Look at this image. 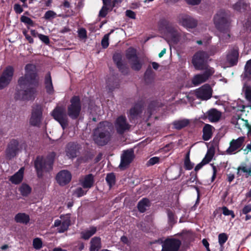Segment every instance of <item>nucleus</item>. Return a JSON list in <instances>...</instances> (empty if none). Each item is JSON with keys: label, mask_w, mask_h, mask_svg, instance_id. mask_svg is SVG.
I'll list each match as a JSON object with an SVG mask.
<instances>
[{"label": "nucleus", "mask_w": 251, "mask_h": 251, "mask_svg": "<svg viewBox=\"0 0 251 251\" xmlns=\"http://www.w3.org/2000/svg\"><path fill=\"white\" fill-rule=\"evenodd\" d=\"M110 33H107L104 35L103 37L101 42V45L103 49H106L108 48L109 46V36Z\"/></svg>", "instance_id": "nucleus-51"}, {"label": "nucleus", "mask_w": 251, "mask_h": 251, "mask_svg": "<svg viewBox=\"0 0 251 251\" xmlns=\"http://www.w3.org/2000/svg\"><path fill=\"white\" fill-rule=\"evenodd\" d=\"M130 126L124 115L119 116L115 121V127L117 133L120 135L123 134L126 130H129Z\"/></svg>", "instance_id": "nucleus-15"}, {"label": "nucleus", "mask_w": 251, "mask_h": 251, "mask_svg": "<svg viewBox=\"0 0 251 251\" xmlns=\"http://www.w3.org/2000/svg\"><path fill=\"white\" fill-rule=\"evenodd\" d=\"M56 16V13L52 11L49 10L47 11L44 16V18L46 20H50L51 19L54 18Z\"/></svg>", "instance_id": "nucleus-53"}, {"label": "nucleus", "mask_w": 251, "mask_h": 251, "mask_svg": "<svg viewBox=\"0 0 251 251\" xmlns=\"http://www.w3.org/2000/svg\"><path fill=\"white\" fill-rule=\"evenodd\" d=\"M228 237V235L225 233H222L219 234L218 242L221 247L227 241Z\"/></svg>", "instance_id": "nucleus-46"}, {"label": "nucleus", "mask_w": 251, "mask_h": 251, "mask_svg": "<svg viewBox=\"0 0 251 251\" xmlns=\"http://www.w3.org/2000/svg\"><path fill=\"white\" fill-rule=\"evenodd\" d=\"M126 14L127 17L131 19H135L136 18L135 13L131 10H127L126 12Z\"/></svg>", "instance_id": "nucleus-61"}, {"label": "nucleus", "mask_w": 251, "mask_h": 251, "mask_svg": "<svg viewBox=\"0 0 251 251\" xmlns=\"http://www.w3.org/2000/svg\"><path fill=\"white\" fill-rule=\"evenodd\" d=\"M202 71L204 72L202 74H197L193 76L192 83L194 86H198L206 82L215 73L214 69H208Z\"/></svg>", "instance_id": "nucleus-11"}, {"label": "nucleus", "mask_w": 251, "mask_h": 251, "mask_svg": "<svg viewBox=\"0 0 251 251\" xmlns=\"http://www.w3.org/2000/svg\"><path fill=\"white\" fill-rule=\"evenodd\" d=\"M251 211V204L246 205L242 210V213L247 215Z\"/></svg>", "instance_id": "nucleus-60"}, {"label": "nucleus", "mask_w": 251, "mask_h": 251, "mask_svg": "<svg viewBox=\"0 0 251 251\" xmlns=\"http://www.w3.org/2000/svg\"><path fill=\"white\" fill-rule=\"evenodd\" d=\"M113 60L116 66H120L122 62V55L121 53L116 52L113 55Z\"/></svg>", "instance_id": "nucleus-44"}, {"label": "nucleus", "mask_w": 251, "mask_h": 251, "mask_svg": "<svg viewBox=\"0 0 251 251\" xmlns=\"http://www.w3.org/2000/svg\"><path fill=\"white\" fill-rule=\"evenodd\" d=\"M151 201L148 198H143L138 202L137 208L139 212L143 213L151 207Z\"/></svg>", "instance_id": "nucleus-25"}, {"label": "nucleus", "mask_w": 251, "mask_h": 251, "mask_svg": "<svg viewBox=\"0 0 251 251\" xmlns=\"http://www.w3.org/2000/svg\"><path fill=\"white\" fill-rule=\"evenodd\" d=\"M105 180L109 187L111 188L115 185L116 182V176L113 173H109L107 175Z\"/></svg>", "instance_id": "nucleus-42"}, {"label": "nucleus", "mask_w": 251, "mask_h": 251, "mask_svg": "<svg viewBox=\"0 0 251 251\" xmlns=\"http://www.w3.org/2000/svg\"><path fill=\"white\" fill-rule=\"evenodd\" d=\"M214 149H210L208 150L206 154L205 155L204 158L202 160L206 164L208 163L212 159V158L214 155Z\"/></svg>", "instance_id": "nucleus-43"}, {"label": "nucleus", "mask_w": 251, "mask_h": 251, "mask_svg": "<svg viewBox=\"0 0 251 251\" xmlns=\"http://www.w3.org/2000/svg\"><path fill=\"white\" fill-rule=\"evenodd\" d=\"M129 63L131 68L135 71H140L142 67V63L140 62L139 57L130 61Z\"/></svg>", "instance_id": "nucleus-38"}, {"label": "nucleus", "mask_w": 251, "mask_h": 251, "mask_svg": "<svg viewBox=\"0 0 251 251\" xmlns=\"http://www.w3.org/2000/svg\"><path fill=\"white\" fill-rule=\"evenodd\" d=\"M209 57V55L206 51L203 50L197 51L194 54L192 59V63L195 69L199 71L214 69L210 67L207 63Z\"/></svg>", "instance_id": "nucleus-5"}, {"label": "nucleus", "mask_w": 251, "mask_h": 251, "mask_svg": "<svg viewBox=\"0 0 251 251\" xmlns=\"http://www.w3.org/2000/svg\"><path fill=\"white\" fill-rule=\"evenodd\" d=\"M112 126L107 122H100L93 132V140L98 146H104L107 145L112 138Z\"/></svg>", "instance_id": "nucleus-2"}, {"label": "nucleus", "mask_w": 251, "mask_h": 251, "mask_svg": "<svg viewBox=\"0 0 251 251\" xmlns=\"http://www.w3.org/2000/svg\"><path fill=\"white\" fill-rule=\"evenodd\" d=\"M126 55L129 61L138 58L136 53V50L133 48H129L127 50Z\"/></svg>", "instance_id": "nucleus-39"}, {"label": "nucleus", "mask_w": 251, "mask_h": 251, "mask_svg": "<svg viewBox=\"0 0 251 251\" xmlns=\"http://www.w3.org/2000/svg\"><path fill=\"white\" fill-rule=\"evenodd\" d=\"M110 7H107L105 6H102L101 8L99 11V17L100 18H104L106 16L108 13L111 11Z\"/></svg>", "instance_id": "nucleus-48"}, {"label": "nucleus", "mask_w": 251, "mask_h": 251, "mask_svg": "<svg viewBox=\"0 0 251 251\" xmlns=\"http://www.w3.org/2000/svg\"><path fill=\"white\" fill-rule=\"evenodd\" d=\"M106 83L107 87L111 91H113L115 88H118L119 86V82L114 76L109 78Z\"/></svg>", "instance_id": "nucleus-36"}, {"label": "nucleus", "mask_w": 251, "mask_h": 251, "mask_svg": "<svg viewBox=\"0 0 251 251\" xmlns=\"http://www.w3.org/2000/svg\"><path fill=\"white\" fill-rule=\"evenodd\" d=\"M166 212L169 224L171 226L175 225L177 222V217L176 216L175 212L169 208L166 209Z\"/></svg>", "instance_id": "nucleus-37"}, {"label": "nucleus", "mask_w": 251, "mask_h": 251, "mask_svg": "<svg viewBox=\"0 0 251 251\" xmlns=\"http://www.w3.org/2000/svg\"><path fill=\"white\" fill-rule=\"evenodd\" d=\"M134 158V152L132 150L126 151L121 156V163L119 167L121 169L128 166Z\"/></svg>", "instance_id": "nucleus-22"}, {"label": "nucleus", "mask_w": 251, "mask_h": 251, "mask_svg": "<svg viewBox=\"0 0 251 251\" xmlns=\"http://www.w3.org/2000/svg\"><path fill=\"white\" fill-rule=\"evenodd\" d=\"M158 27L160 30H164L170 38V41L177 44L180 39V35L176 28L168 20L163 18L159 20Z\"/></svg>", "instance_id": "nucleus-7"}, {"label": "nucleus", "mask_w": 251, "mask_h": 251, "mask_svg": "<svg viewBox=\"0 0 251 251\" xmlns=\"http://www.w3.org/2000/svg\"><path fill=\"white\" fill-rule=\"evenodd\" d=\"M219 50L218 47L216 46H212L210 47L209 50L208 52H207L209 56L214 55Z\"/></svg>", "instance_id": "nucleus-56"}, {"label": "nucleus", "mask_w": 251, "mask_h": 251, "mask_svg": "<svg viewBox=\"0 0 251 251\" xmlns=\"http://www.w3.org/2000/svg\"><path fill=\"white\" fill-rule=\"evenodd\" d=\"M21 22L26 24L28 25L33 26L34 25V22L29 17L23 15L20 18Z\"/></svg>", "instance_id": "nucleus-50"}, {"label": "nucleus", "mask_w": 251, "mask_h": 251, "mask_svg": "<svg viewBox=\"0 0 251 251\" xmlns=\"http://www.w3.org/2000/svg\"><path fill=\"white\" fill-rule=\"evenodd\" d=\"M94 176L92 174L85 176L83 179L81 181V185L83 188L89 189L91 188L94 183Z\"/></svg>", "instance_id": "nucleus-27"}, {"label": "nucleus", "mask_w": 251, "mask_h": 251, "mask_svg": "<svg viewBox=\"0 0 251 251\" xmlns=\"http://www.w3.org/2000/svg\"><path fill=\"white\" fill-rule=\"evenodd\" d=\"M19 142L16 139H12L8 144L5 151L6 157L11 159L16 156L19 151Z\"/></svg>", "instance_id": "nucleus-18"}, {"label": "nucleus", "mask_w": 251, "mask_h": 251, "mask_svg": "<svg viewBox=\"0 0 251 251\" xmlns=\"http://www.w3.org/2000/svg\"><path fill=\"white\" fill-rule=\"evenodd\" d=\"M194 164L192 163L190 159V152H188L185 155L184 162V168L186 170H192L194 167Z\"/></svg>", "instance_id": "nucleus-41"}, {"label": "nucleus", "mask_w": 251, "mask_h": 251, "mask_svg": "<svg viewBox=\"0 0 251 251\" xmlns=\"http://www.w3.org/2000/svg\"><path fill=\"white\" fill-rule=\"evenodd\" d=\"M162 106V103L157 100L151 101L147 108V113L149 115V117H151L154 111Z\"/></svg>", "instance_id": "nucleus-30"}, {"label": "nucleus", "mask_w": 251, "mask_h": 251, "mask_svg": "<svg viewBox=\"0 0 251 251\" xmlns=\"http://www.w3.org/2000/svg\"><path fill=\"white\" fill-rule=\"evenodd\" d=\"M67 114L64 108L61 106L56 107L52 112V116L57 121L63 129L68 126Z\"/></svg>", "instance_id": "nucleus-9"}, {"label": "nucleus", "mask_w": 251, "mask_h": 251, "mask_svg": "<svg viewBox=\"0 0 251 251\" xmlns=\"http://www.w3.org/2000/svg\"><path fill=\"white\" fill-rule=\"evenodd\" d=\"M38 37L43 43L46 45H48L50 43V39L48 36L42 34H38Z\"/></svg>", "instance_id": "nucleus-55"}, {"label": "nucleus", "mask_w": 251, "mask_h": 251, "mask_svg": "<svg viewBox=\"0 0 251 251\" xmlns=\"http://www.w3.org/2000/svg\"><path fill=\"white\" fill-rule=\"evenodd\" d=\"M81 148V145L77 142H70L68 143L65 148L67 156L70 158H75Z\"/></svg>", "instance_id": "nucleus-17"}, {"label": "nucleus", "mask_w": 251, "mask_h": 251, "mask_svg": "<svg viewBox=\"0 0 251 251\" xmlns=\"http://www.w3.org/2000/svg\"><path fill=\"white\" fill-rule=\"evenodd\" d=\"M44 84L47 93L49 95H52L54 92V90L52 84L51 74L50 72L45 76Z\"/></svg>", "instance_id": "nucleus-24"}, {"label": "nucleus", "mask_w": 251, "mask_h": 251, "mask_svg": "<svg viewBox=\"0 0 251 251\" xmlns=\"http://www.w3.org/2000/svg\"><path fill=\"white\" fill-rule=\"evenodd\" d=\"M97 231V228L96 226H91L89 229H86L80 233L81 237L84 240H88L96 233Z\"/></svg>", "instance_id": "nucleus-31"}, {"label": "nucleus", "mask_w": 251, "mask_h": 251, "mask_svg": "<svg viewBox=\"0 0 251 251\" xmlns=\"http://www.w3.org/2000/svg\"><path fill=\"white\" fill-rule=\"evenodd\" d=\"M159 158L158 157H153L150 159L148 161V163L150 165H153L156 163H158L159 161Z\"/></svg>", "instance_id": "nucleus-59"}, {"label": "nucleus", "mask_w": 251, "mask_h": 251, "mask_svg": "<svg viewBox=\"0 0 251 251\" xmlns=\"http://www.w3.org/2000/svg\"><path fill=\"white\" fill-rule=\"evenodd\" d=\"M186 3L189 5H198L201 2V0H184Z\"/></svg>", "instance_id": "nucleus-57"}, {"label": "nucleus", "mask_w": 251, "mask_h": 251, "mask_svg": "<svg viewBox=\"0 0 251 251\" xmlns=\"http://www.w3.org/2000/svg\"><path fill=\"white\" fill-rule=\"evenodd\" d=\"M212 89L210 85L206 84L199 88L196 92L197 97L201 100L210 99L212 95Z\"/></svg>", "instance_id": "nucleus-19"}, {"label": "nucleus", "mask_w": 251, "mask_h": 251, "mask_svg": "<svg viewBox=\"0 0 251 251\" xmlns=\"http://www.w3.org/2000/svg\"><path fill=\"white\" fill-rule=\"evenodd\" d=\"M178 23L187 29L195 28L198 25V21L192 16L186 14H180L178 15Z\"/></svg>", "instance_id": "nucleus-10"}, {"label": "nucleus", "mask_w": 251, "mask_h": 251, "mask_svg": "<svg viewBox=\"0 0 251 251\" xmlns=\"http://www.w3.org/2000/svg\"><path fill=\"white\" fill-rule=\"evenodd\" d=\"M14 74V69L11 66L5 68L0 76V89L6 87L11 82Z\"/></svg>", "instance_id": "nucleus-14"}, {"label": "nucleus", "mask_w": 251, "mask_h": 251, "mask_svg": "<svg viewBox=\"0 0 251 251\" xmlns=\"http://www.w3.org/2000/svg\"><path fill=\"white\" fill-rule=\"evenodd\" d=\"M216 29L223 33L222 39L226 42L230 38V21L227 13L224 10H220L215 14L213 19Z\"/></svg>", "instance_id": "nucleus-4"}, {"label": "nucleus", "mask_w": 251, "mask_h": 251, "mask_svg": "<svg viewBox=\"0 0 251 251\" xmlns=\"http://www.w3.org/2000/svg\"><path fill=\"white\" fill-rule=\"evenodd\" d=\"M190 122L188 119H183L181 120L175 121L173 123L174 128L177 130H180L188 126Z\"/></svg>", "instance_id": "nucleus-35"}, {"label": "nucleus", "mask_w": 251, "mask_h": 251, "mask_svg": "<svg viewBox=\"0 0 251 251\" xmlns=\"http://www.w3.org/2000/svg\"><path fill=\"white\" fill-rule=\"evenodd\" d=\"M158 27L160 30H164L170 38V41L177 44L180 39V35L176 28L168 20L163 18L159 20Z\"/></svg>", "instance_id": "nucleus-6"}, {"label": "nucleus", "mask_w": 251, "mask_h": 251, "mask_svg": "<svg viewBox=\"0 0 251 251\" xmlns=\"http://www.w3.org/2000/svg\"><path fill=\"white\" fill-rule=\"evenodd\" d=\"M143 103H136L127 112V117L131 123L136 124L143 111Z\"/></svg>", "instance_id": "nucleus-13"}, {"label": "nucleus", "mask_w": 251, "mask_h": 251, "mask_svg": "<svg viewBox=\"0 0 251 251\" xmlns=\"http://www.w3.org/2000/svg\"><path fill=\"white\" fill-rule=\"evenodd\" d=\"M42 119V109L39 105L33 107L29 120L30 124L34 126L39 127Z\"/></svg>", "instance_id": "nucleus-16"}, {"label": "nucleus", "mask_w": 251, "mask_h": 251, "mask_svg": "<svg viewBox=\"0 0 251 251\" xmlns=\"http://www.w3.org/2000/svg\"><path fill=\"white\" fill-rule=\"evenodd\" d=\"M247 4L246 3L241 0H239L233 5V8L234 10L238 11H240L242 9L245 8Z\"/></svg>", "instance_id": "nucleus-47"}, {"label": "nucleus", "mask_w": 251, "mask_h": 251, "mask_svg": "<svg viewBox=\"0 0 251 251\" xmlns=\"http://www.w3.org/2000/svg\"><path fill=\"white\" fill-rule=\"evenodd\" d=\"M191 177L187 180V182H190L191 183H193L195 182L197 179V175L196 173H194V172H191L190 174Z\"/></svg>", "instance_id": "nucleus-64"}, {"label": "nucleus", "mask_w": 251, "mask_h": 251, "mask_svg": "<svg viewBox=\"0 0 251 251\" xmlns=\"http://www.w3.org/2000/svg\"><path fill=\"white\" fill-rule=\"evenodd\" d=\"M24 170V167L21 168L17 172L10 177L9 180L13 184H20L23 179Z\"/></svg>", "instance_id": "nucleus-26"}, {"label": "nucleus", "mask_w": 251, "mask_h": 251, "mask_svg": "<svg viewBox=\"0 0 251 251\" xmlns=\"http://www.w3.org/2000/svg\"><path fill=\"white\" fill-rule=\"evenodd\" d=\"M245 137H239L237 139H232L229 143V147L226 150L227 154H232L240 149L244 144Z\"/></svg>", "instance_id": "nucleus-21"}, {"label": "nucleus", "mask_w": 251, "mask_h": 251, "mask_svg": "<svg viewBox=\"0 0 251 251\" xmlns=\"http://www.w3.org/2000/svg\"><path fill=\"white\" fill-rule=\"evenodd\" d=\"M78 36L80 39H84L87 37V31L84 28H80L78 30Z\"/></svg>", "instance_id": "nucleus-54"}, {"label": "nucleus", "mask_w": 251, "mask_h": 251, "mask_svg": "<svg viewBox=\"0 0 251 251\" xmlns=\"http://www.w3.org/2000/svg\"><path fill=\"white\" fill-rule=\"evenodd\" d=\"M154 79V72L152 70L151 67L149 66L144 74V80L146 84H151L153 82Z\"/></svg>", "instance_id": "nucleus-34"}, {"label": "nucleus", "mask_w": 251, "mask_h": 251, "mask_svg": "<svg viewBox=\"0 0 251 251\" xmlns=\"http://www.w3.org/2000/svg\"><path fill=\"white\" fill-rule=\"evenodd\" d=\"M181 245L180 240L167 238L162 242V251H178Z\"/></svg>", "instance_id": "nucleus-12"}, {"label": "nucleus", "mask_w": 251, "mask_h": 251, "mask_svg": "<svg viewBox=\"0 0 251 251\" xmlns=\"http://www.w3.org/2000/svg\"><path fill=\"white\" fill-rule=\"evenodd\" d=\"M14 10L18 14H21L23 11V9L21 5L19 3H16L14 5Z\"/></svg>", "instance_id": "nucleus-58"}, {"label": "nucleus", "mask_w": 251, "mask_h": 251, "mask_svg": "<svg viewBox=\"0 0 251 251\" xmlns=\"http://www.w3.org/2000/svg\"><path fill=\"white\" fill-rule=\"evenodd\" d=\"M33 246L36 250H40L43 246L42 240L39 238H36L33 240Z\"/></svg>", "instance_id": "nucleus-49"}, {"label": "nucleus", "mask_w": 251, "mask_h": 251, "mask_svg": "<svg viewBox=\"0 0 251 251\" xmlns=\"http://www.w3.org/2000/svg\"><path fill=\"white\" fill-rule=\"evenodd\" d=\"M19 191L22 196H27L31 193V188L28 185L23 183L19 188Z\"/></svg>", "instance_id": "nucleus-40"}, {"label": "nucleus", "mask_w": 251, "mask_h": 251, "mask_svg": "<svg viewBox=\"0 0 251 251\" xmlns=\"http://www.w3.org/2000/svg\"><path fill=\"white\" fill-rule=\"evenodd\" d=\"M239 53L237 50H232L227 55L226 59L229 64L233 66L236 65L238 62Z\"/></svg>", "instance_id": "nucleus-28"}, {"label": "nucleus", "mask_w": 251, "mask_h": 251, "mask_svg": "<svg viewBox=\"0 0 251 251\" xmlns=\"http://www.w3.org/2000/svg\"><path fill=\"white\" fill-rule=\"evenodd\" d=\"M75 194L78 197H81L85 195L86 193L82 188L79 187L76 189Z\"/></svg>", "instance_id": "nucleus-62"}, {"label": "nucleus", "mask_w": 251, "mask_h": 251, "mask_svg": "<svg viewBox=\"0 0 251 251\" xmlns=\"http://www.w3.org/2000/svg\"><path fill=\"white\" fill-rule=\"evenodd\" d=\"M222 113L215 108H211L204 115L203 119L208 118L211 122H218L221 118Z\"/></svg>", "instance_id": "nucleus-23"}, {"label": "nucleus", "mask_w": 251, "mask_h": 251, "mask_svg": "<svg viewBox=\"0 0 251 251\" xmlns=\"http://www.w3.org/2000/svg\"><path fill=\"white\" fill-rule=\"evenodd\" d=\"M213 126L209 124H206L202 129V139L204 141H208L212 136Z\"/></svg>", "instance_id": "nucleus-33"}, {"label": "nucleus", "mask_w": 251, "mask_h": 251, "mask_svg": "<svg viewBox=\"0 0 251 251\" xmlns=\"http://www.w3.org/2000/svg\"><path fill=\"white\" fill-rule=\"evenodd\" d=\"M55 155L56 153L53 151L45 157L38 155L36 157L34 161V166L38 178H42L44 173H49L52 170Z\"/></svg>", "instance_id": "nucleus-3"}, {"label": "nucleus", "mask_w": 251, "mask_h": 251, "mask_svg": "<svg viewBox=\"0 0 251 251\" xmlns=\"http://www.w3.org/2000/svg\"><path fill=\"white\" fill-rule=\"evenodd\" d=\"M70 226V221H65L61 223V225L57 228L58 231L59 233H63L67 230L69 226Z\"/></svg>", "instance_id": "nucleus-45"}, {"label": "nucleus", "mask_w": 251, "mask_h": 251, "mask_svg": "<svg viewBox=\"0 0 251 251\" xmlns=\"http://www.w3.org/2000/svg\"><path fill=\"white\" fill-rule=\"evenodd\" d=\"M101 247V239L99 237L92 238L90 242V251H99Z\"/></svg>", "instance_id": "nucleus-32"}, {"label": "nucleus", "mask_w": 251, "mask_h": 251, "mask_svg": "<svg viewBox=\"0 0 251 251\" xmlns=\"http://www.w3.org/2000/svg\"><path fill=\"white\" fill-rule=\"evenodd\" d=\"M81 103L78 96H74L70 99V104L67 107V115L72 120L77 119L80 114Z\"/></svg>", "instance_id": "nucleus-8"}, {"label": "nucleus", "mask_w": 251, "mask_h": 251, "mask_svg": "<svg viewBox=\"0 0 251 251\" xmlns=\"http://www.w3.org/2000/svg\"><path fill=\"white\" fill-rule=\"evenodd\" d=\"M117 67L119 71L124 75H127L129 73V68L123 63L121 64L120 66H117Z\"/></svg>", "instance_id": "nucleus-52"}, {"label": "nucleus", "mask_w": 251, "mask_h": 251, "mask_svg": "<svg viewBox=\"0 0 251 251\" xmlns=\"http://www.w3.org/2000/svg\"><path fill=\"white\" fill-rule=\"evenodd\" d=\"M72 179L71 173L67 170H62L57 174L56 180L59 185L63 186L68 184Z\"/></svg>", "instance_id": "nucleus-20"}, {"label": "nucleus", "mask_w": 251, "mask_h": 251, "mask_svg": "<svg viewBox=\"0 0 251 251\" xmlns=\"http://www.w3.org/2000/svg\"><path fill=\"white\" fill-rule=\"evenodd\" d=\"M25 74L20 77L15 98L17 100H33L39 85V77L36 67L32 64L25 66Z\"/></svg>", "instance_id": "nucleus-1"}, {"label": "nucleus", "mask_w": 251, "mask_h": 251, "mask_svg": "<svg viewBox=\"0 0 251 251\" xmlns=\"http://www.w3.org/2000/svg\"><path fill=\"white\" fill-rule=\"evenodd\" d=\"M14 220L17 223L26 225L30 221V217L25 213L19 212L15 216Z\"/></svg>", "instance_id": "nucleus-29"}, {"label": "nucleus", "mask_w": 251, "mask_h": 251, "mask_svg": "<svg viewBox=\"0 0 251 251\" xmlns=\"http://www.w3.org/2000/svg\"><path fill=\"white\" fill-rule=\"evenodd\" d=\"M245 69L246 73L251 75V59L247 62Z\"/></svg>", "instance_id": "nucleus-63"}]
</instances>
